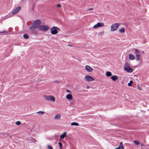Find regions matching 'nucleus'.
<instances>
[{
    "instance_id": "nucleus-1",
    "label": "nucleus",
    "mask_w": 149,
    "mask_h": 149,
    "mask_svg": "<svg viewBox=\"0 0 149 149\" xmlns=\"http://www.w3.org/2000/svg\"><path fill=\"white\" fill-rule=\"evenodd\" d=\"M43 97L44 98L48 101H51L54 102L55 100V97L52 95H44Z\"/></svg>"
},
{
    "instance_id": "nucleus-2",
    "label": "nucleus",
    "mask_w": 149,
    "mask_h": 149,
    "mask_svg": "<svg viewBox=\"0 0 149 149\" xmlns=\"http://www.w3.org/2000/svg\"><path fill=\"white\" fill-rule=\"evenodd\" d=\"M124 69L128 72H132L133 71V69L129 66V64L127 63H125V65L124 66Z\"/></svg>"
},
{
    "instance_id": "nucleus-3",
    "label": "nucleus",
    "mask_w": 149,
    "mask_h": 149,
    "mask_svg": "<svg viewBox=\"0 0 149 149\" xmlns=\"http://www.w3.org/2000/svg\"><path fill=\"white\" fill-rule=\"evenodd\" d=\"M119 23H116L112 24L111 26V31H114L116 30L118 26L120 25Z\"/></svg>"
},
{
    "instance_id": "nucleus-4",
    "label": "nucleus",
    "mask_w": 149,
    "mask_h": 149,
    "mask_svg": "<svg viewBox=\"0 0 149 149\" xmlns=\"http://www.w3.org/2000/svg\"><path fill=\"white\" fill-rule=\"evenodd\" d=\"M49 27L47 25H40L38 29L40 30L46 31L49 30Z\"/></svg>"
},
{
    "instance_id": "nucleus-5",
    "label": "nucleus",
    "mask_w": 149,
    "mask_h": 149,
    "mask_svg": "<svg viewBox=\"0 0 149 149\" xmlns=\"http://www.w3.org/2000/svg\"><path fill=\"white\" fill-rule=\"evenodd\" d=\"M59 29V28L56 27L54 26L52 27L50 29L51 33L54 35L57 34L58 32L57 29Z\"/></svg>"
},
{
    "instance_id": "nucleus-6",
    "label": "nucleus",
    "mask_w": 149,
    "mask_h": 149,
    "mask_svg": "<svg viewBox=\"0 0 149 149\" xmlns=\"http://www.w3.org/2000/svg\"><path fill=\"white\" fill-rule=\"evenodd\" d=\"M134 53L136 55V59L137 61H138L139 60V54L140 53L139 50L136 49H135L134 50Z\"/></svg>"
},
{
    "instance_id": "nucleus-7",
    "label": "nucleus",
    "mask_w": 149,
    "mask_h": 149,
    "mask_svg": "<svg viewBox=\"0 0 149 149\" xmlns=\"http://www.w3.org/2000/svg\"><path fill=\"white\" fill-rule=\"evenodd\" d=\"M41 24V22L40 20L39 19L36 20L34 21L33 23L32 24H34L36 26V28H39L40 26V25Z\"/></svg>"
},
{
    "instance_id": "nucleus-8",
    "label": "nucleus",
    "mask_w": 149,
    "mask_h": 149,
    "mask_svg": "<svg viewBox=\"0 0 149 149\" xmlns=\"http://www.w3.org/2000/svg\"><path fill=\"white\" fill-rule=\"evenodd\" d=\"M85 78L87 81H91L94 80V79L91 76L86 75L85 77Z\"/></svg>"
},
{
    "instance_id": "nucleus-9",
    "label": "nucleus",
    "mask_w": 149,
    "mask_h": 149,
    "mask_svg": "<svg viewBox=\"0 0 149 149\" xmlns=\"http://www.w3.org/2000/svg\"><path fill=\"white\" fill-rule=\"evenodd\" d=\"M85 68L86 70L88 72H91L93 70V69L89 65H86L85 67Z\"/></svg>"
},
{
    "instance_id": "nucleus-10",
    "label": "nucleus",
    "mask_w": 149,
    "mask_h": 149,
    "mask_svg": "<svg viewBox=\"0 0 149 149\" xmlns=\"http://www.w3.org/2000/svg\"><path fill=\"white\" fill-rule=\"evenodd\" d=\"M20 8V7H19L16 8L15 10L12 13L13 14H15L19 10Z\"/></svg>"
},
{
    "instance_id": "nucleus-11",
    "label": "nucleus",
    "mask_w": 149,
    "mask_h": 149,
    "mask_svg": "<svg viewBox=\"0 0 149 149\" xmlns=\"http://www.w3.org/2000/svg\"><path fill=\"white\" fill-rule=\"evenodd\" d=\"M66 98L68 99L71 100L72 98V95L70 94H69L67 95L66 96Z\"/></svg>"
},
{
    "instance_id": "nucleus-12",
    "label": "nucleus",
    "mask_w": 149,
    "mask_h": 149,
    "mask_svg": "<svg viewBox=\"0 0 149 149\" xmlns=\"http://www.w3.org/2000/svg\"><path fill=\"white\" fill-rule=\"evenodd\" d=\"M66 132H64L60 136V138L62 139H64L65 137L66 136Z\"/></svg>"
},
{
    "instance_id": "nucleus-13",
    "label": "nucleus",
    "mask_w": 149,
    "mask_h": 149,
    "mask_svg": "<svg viewBox=\"0 0 149 149\" xmlns=\"http://www.w3.org/2000/svg\"><path fill=\"white\" fill-rule=\"evenodd\" d=\"M111 79L113 81H116L118 78V77L116 75L111 77Z\"/></svg>"
},
{
    "instance_id": "nucleus-14",
    "label": "nucleus",
    "mask_w": 149,
    "mask_h": 149,
    "mask_svg": "<svg viewBox=\"0 0 149 149\" xmlns=\"http://www.w3.org/2000/svg\"><path fill=\"white\" fill-rule=\"evenodd\" d=\"M61 117V115L60 114H58L56 115L54 118V119L58 120Z\"/></svg>"
},
{
    "instance_id": "nucleus-15",
    "label": "nucleus",
    "mask_w": 149,
    "mask_h": 149,
    "mask_svg": "<svg viewBox=\"0 0 149 149\" xmlns=\"http://www.w3.org/2000/svg\"><path fill=\"white\" fill-rule=\"evenodd\" d=\"M135 57L132 54H130L129 55V58L131 60L134 59Z\"/></svg>"
},
{
    "instance_id": "nucleus-16",
    "label": "nucleus",
    "mask_w": 149,
    "mask_h": 149,
    "mask_svg": "<svg viewBox=\"0 0 149 149\" xmlns=\"http://www.w3.org/2000/svg\"><path fill=\"white\" fill-rule=\"evenodd\" d=\"M33 25L29 27V29L30 30H33L35 29L36 28V26L34 25V24H32Z\"/></svg>"
},
{
    "instance_id": "nucleus-17",
    "label": "nucleus",
    "mask_w": 149,
    "mask_h": 149,
    "mask_svg": "<svg viewBox=\"0 0 149 149\" xmlns=\"http://www.w3.org/2000/svg\"><path fill=\"white\" fill-rule=\"evenodd\" d=\"M125 32V29L123 28H122L119 30V32L120 33H124Z\"/></svg>"
},
{
    "instance_id": "nucleus-18",
    "label": "nucleus",
    "mask_w": 149,
    "mask_h": 149,
    "mask_svg": "<svg viewBox=\"0 0 149 149\" xmlns=\"http://www.w3.org/2000/svg\"><path fill=\"white\" fill-rule=\"evenodd\" d=\"M71 125H72L78 126L79 125V124L77 123L74 122L71 123Z\"/></svg>"
},
{
    "instance_id": "nucleus-19",
    "label": "nucleus",
    "mask_w": 149,
    "mask_h": 149,
    "mask_svg": "<svg viewBox=\"0 0 149 149\" xmlns=\"http://www.w3.org/2000/svg\"><path fill=\"white\" fill-rule=\"evenodd\" d=\"M98 27L103 26H104V24L103 23L100 22H98L97 23Z\"/></svg>"
},
{
    "instance_id": "nucleus-20",
    "label": "nucleus",
    "mask_w": 149,
    "mask_h": 149,
    "mask_svg": "<svg viewBox=\"0 0 149 149\" xmlns=\"http://www.w3.org/2000/svg\"><path fill=\"white\" fill-rule=\"evenodd\" d=\"M111 74V73L109 71L107 72L106 73V75L108 77H110Z\"/></svg>"
},
{
    "instance_id": "nucleus-21",
    "label": "nucleus",
    "mask_w": 149,
    "mask_h": 149,
    "mask_svg": "<svg viewBox=\"0 0 149 149\" xmlns=\"http://www.w3.org/2000/svg\"><path fill=\"white\" fill-rule=\"evenodd\" d=\"M23 37L24 38L26 39H27L29 38V36L28 34H25L23 35Z\"/></svg>"
},
{
    "instance_id": "nucleus-22",
    "label": "nucleus",
    "mask_w": 149,
    "mask_h": 149,
    "mask_svg": "<svg viewBox=\"0 0 149 149\" xmlns=\"http://www.w3.org/2000/svg\"><path fill=\"white\" fill-rule=\"evenodd\" d=\"M133 83V81L132 80H130V82L128 84V86H131Z\"/></svg>"
},
{
    "instance_id": "nucleus-23",
    "label": "nucleus",
    "mask_w": 149,
    "mask_h": 149,
    "mask_svg": "<svg viewBox=\"0 0 149 149\" xmlns=\"http://www.w3.org/2000/svg\"><path fill=\"white\" fill-rule=\"evenodd\" d=\"M58 144L60 146V148L61 149L62 147V143L60 142H59L58 143Z\"/></svg>"
},
{
    "instance_id": "nucleus-24",
    "label": "nucleus",
    "mask_w": 149,
    "mask_h": 149,
    "mask_svg": "<svg viewBox=\"0 0 149 149\" xmlns=\"http://www.w3.org/2000/svg\"><path fill=\"white\" fill-rule=\"evenodd\" d=\"M8 33V31H7L5 30L4 31H1V32H0V33Z\"/></svg>"
},
{
    "instance_id": "nucleus-25",
    "label": "nucleus",
    "mask_w": 149,
    "mask_h": 149,
    "mask_svg": "<svg viewBox=\"0 0 149 149\" xmlns=\"http://www.w3.org/2000/svg\"><path fill=\"white\" fill-rule=\"evenodd\" d=\"M20 124L21 122L19 121H17L16 123V124L17 125H19Z\"/></svg>"
},
{
    "instance_id": "nucleus-26",
    "label": "nucleus",
    "mask_w": 149,
    "mask_h": 149,
    "mask_svg": "<svg viewBox=\"0 0 149 149\" xmlns=\"http://www.w3.org/2000/svg\"><path fill=\"white\" fill-rule=\"evenodd\" d=\"M93 28L94 29H96L98 27H99L98 26V25L97 24L93 26Z\"/></svg>"
},
{
    "instance_id": "nucleus-27",
    "label": "nucleus",
    "mask_w": 149,
    "mask_h": 149,
    "mask_svg": "<svg viewBox=\"0 0 149 149\" xmlns=\"http://www.w3.org/2000/svg\"><path fill=\"white\" fill-rule=\"evenodd\" d=\"M134 142L135 144H136L137 145H138L139 143V142L136 140L134 141Z\"/></svg>"
},
{
    "instance_id": "nucleus-28",
    "label": "nucleus",
    "mask_w": 149,
    "mask_h": 149,
    "mask_svg": "<svg viewBox=\"0 0 149 149\" xmlns=\"http://www.w3.org/2000/svg\"><path fill=\"white\" fill-rule=\"evenodd\" d=\"M37 113H40L41 115H42L44 113V112L42 111H39L37 112Z\"/></svg>"
},
{
    "instance_id": "nucleus-29",
    "label": "nucleus",
    "mask_w": 149,
    "mask_h": 149,
    "mask_svg": "<svg viewBox=\"0 0 149 149\" xmlns=\"http://www.w3.org/2000/svg\"><path fill=\"white\" fill-rule=\"evenodd\" d=\"M47 147L48 148V149H53V148L52 146L49 145H47Z\"/></svg>"
},
{
    "instance_id": "nucleus-30",
    "label": "nucleus",
    "mask_w": 149,
    "mask_h": 149,
    "mask_svg": "<svg viewBox=\"0 0 149 149\" xmlns=\"http://www.w3.org/2000/svg\"><path fill=\"white\" fill-rule=\"evenodd\" d=\"M138 89L140 90H142V88H141V87H139V85H138Z\"/></svg>"
},
{
    "instance_id": "nucleus-31",
    "label": "nucleus",
    "mask_w": 149,
    "mask_h": 149,
    "mask_svg": "<svg viewBox=\"0 0 149 149\" xmlns=\"http://www.w3.org/2000/svg\"><path fill=\"white\" fill-rule=\"evenodd\" d=\"M54 82L56 83H59V81L58 80H55Z\"/></svg>"
},
{
    "instance_id": "nucleus-32",
    "label": "nucleus",
    "mask_w": 149,
    "mask_h": 149,
    "mask_svg": "<svg viewBox=\"0 0 149 149\" xmlns=\"http://www.w3.org/2000/svg\"><path fill=\"white\" fill-rule=\"evenodd\" d=\"M61 6V5L60 4H58L57 5V7H60Z\"/></svg>"
},
{
    "instance_id": "nucleus-33",
    "label": "nucleus",
    "mask_w": 149,
    "mask_h": 149,
    "mask_svg": "<svg viewBox=\"0 0 149 149\" xmlns=\"http://www.w3.org/2000/svg\"><path fill=\"white\" fill-rule=\"evenodd\" d=\"M10 17L9 15H8L7 16H6L5 17V19H7V18H9Z\"/></svg>"
},
{
    "instance_id": "nucleus-34",
    "label": "nucleus",
    "mask_w": 149,
    "mask_h": 149,
    "mask_svg": "<svg viewBox=\"0 0 149 149\" xmlns=\"http://www.w3.org/2000/svg\"><path fill=\"white\" fill-rule=\"evenodd\" d=\"M66 92H69V93H70V90H68V89H67L66 91Z\"/></svg>"
},
{
    "instance_id": "nucleus-35",
    "label": "nucleus",
    "mask_w": 149,
    "mask_h": 149,
    "mask_svg": "<svg viewBox=\"0 0 149 149\" xmlns=\"http://www.w3.org/2000/svg\"><path fill=\"white\" fill-rule=\"evenodd\" d=\"M93 10V8H91L88 9V10Z\"/></svg>"
},
{
    "instance_id": "nucleus-36",
    "label": "nucleus",
    "mask_w": 149,
    "mask_h": 149,
    "mask_svg": "<svg viewBox=\"0 0 149 149\" xmlns=\"http://www.w3.org/2000/svg\"><path fill=\"white\" fill-rule=\"evenodd\" d=\"M122 145V146H123V143H122V142H121L120 143V145Z\"/></svg>"
}]
</instances>
